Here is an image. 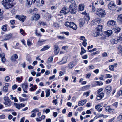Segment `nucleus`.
Returning a JSON list of instances; mask_svg holds the SVG:
<instances>
[{
    "mask_svg": "<svg viewBox=\"0 0 122 122\" xmlns=\"http://www.w3.org/2000/svg\"><path fill=\"white\" fill-rule=\"evenodd\" d=\"M65 25L66 26L71 28L75 30H76L77 28V25L73 22H66Z\"/></svg>",
    "mask_w": 122,
    "mask_h": 122,
    "instance_id": "1",
    "label": "nucleus"
},
{
    "mask_svg": "<svg viewBox=\"0 0 122 122\" xmlns=\"http://www.w3.org/2000/svg\"><path fill=\"white\" fill-rule=\"evenodd\" d=\"M69 8V11L71 14H74L76 13L77 8L74 4H72L70 5Z\"/></svg>",
    "mask_w": 122,
    "mask_h": 122,
    "instance_id": "2",
    "label": "nucleus"
},
{
    "mask_svg": "<svg viewBox=\"0 0 122 122\" xmlns=\"http://www.w3.org/2000/svg\"><path fill=\"white\" fill-rule=\"evenodd\" d=\"M108 8L111 10L115 11L116 6L114 1H111L108 4Z\"/></svg>",
    "mask_w": 122,
    "mask_h": 122,
    "instance_id": "3",
    "label": "nucleus"
},
{
    "mask_svg": "<svg viewBox=\"0 0 122 122\" xmlns=\"http://www.w3.org/2000/svg\"><path fill=\"white\" fill-rule=\"evenodd\" d=\"M2 3L6 9H8L12 6V5L9 2H7L6 0H3Z\"/></svg>",
    "mask_w": 122,
    "mask_h": 122,
    "instance_id": "4",
    "label": "nucleus"
},
{
    "mask_svg": "<svg viewBox=\"0 0 122 122\" xmlns=\"http://www.w3.org/2000/svg\"><path fill=\"white\" fill-rule=\"evenodd\" d=\"M40 17V16L38 14H35L34 16L31 18V20L32 21L34 20L36 21L38 20Z\"/></svg>",
    "mask_w": 122,
    "mask_h": 122,
    "instance_id": "5",
    "label": "nucleus"
},
{
    "mask_svg": "<svg viewBox=\"0 0 122 122\" xmlns=\"http://www.w3.org/2000/svg\"><path fill=\"white\" fill-rule=\"evenodd\" d=\"M28 84L27 82H25L22 85L21 87L24 92L27 93V89L28 88Z\"/></svg>",
    "mask_w": 122,
    "mask_h": 122,
    "instance_id": "6",
    "label": "nucleus"
},
{
    "mask_svg": "<svg viewBox=\"0 0 122 122\" xmlns=\"http://www.w3.org/2000/svg\"><path fill=\"white\" fill-rule=\"evenodd\" d=\"M96 31L93 34V36L95 37H97L99 35V25H98L95 29Z\"/></svg>",
    "mask_w": 122,
    "mask_h": 122,
    "instance_id": "7",
    "label": "nucleus"
},
{
    "mask_svg": "<svg viewBox=\"0 0 122 122\" xmlns=\"http://www.w3.org/2000/svg\"><path fill=\"white\" fill-rule=\"evenodd\" d=\"M16 17L17 18H18L20 21H21L22 22H24L26 18V16L23 15H16Z\"/></svg>",
    "mask_w": 122,
    "mask_h": 122,
    "instance_id": "8",
    "label": "nucleus"
},
{
    "mask_svg": "<svg viewBox=\"0 0 122 122\" xmlns=\"http://www.w3.org/2000/svg\"><path fill=\"white\" fill-rule=\"evenodd\" d=\"M106 14L105 10L102 9H100V17H105Z\"/></svg>",
    "mask_w": 122,
    "mask_h": 122,
    "instance_id": "9",
    "label": "nucleus"
},
{
    "mask_svg": "<svg viewBox=\"0 0 122 122\" xmlns=\"http://www.w3.org/2000/svg\"><path fill=\"white\" fill-rule=\"evenodd\" d=\"M105 91L106 92V93L108 95L112 91V87L109 85L107 86L105 88Z\"/></svg>",
    "mask_w": 122,
    "mask_h": 122,
    "instance_id": "10",
    "label": "nucleus"
},
{
    "mask_svg": "<svg viewBox=\"0 0 122 122\" xmlns=\"http://www.w3.org/2000/svg\"><path fill=\"white\" fill-rule=\"evenodd\" d=\"M33 2V0H26V6L28 8L30 7L31 6Z\"/></svg>",
    "mask_w": 122,
    "mask_h": 122,
    "instance_id": "11",
    "label": "nucleus"
},
{
    "mask_svg": "<svg viewBox=\"0 0 122 122\" xmlns=\"http://www.w3.org/2000/svg\"><path fill=\"white\" fill-rule=\"evenodd\" d=\"M99 18H98L92 20L91 23V25H97V24H99Z\"/></svg>",
    "mask_w": 122,
    "mask_h": 122,
    "instance_id": "12",
    "label": "nucleus"
},
{
    "mask_svg": "<svg viewBox=\"0 0 122 122\" xmlns=\"http://www.w3.org/2000/svg\"><path fill=\"white\" fill-rule=\"evenodd\" d=\"M0 57L1 58L2 62L4 63H5V62L6 59L5 57V55L4 53L0 54Z\"/></svg>",
    "mask_w": 122,
    "mask_h": 122,
    "instance_id": "13",
    "label": "nucleus"
},
{
    "mask_svg": "<svg viewBox=\"0 0 122 122\" xmlns=\"http://www.w3.org/2000/svg\"><path fill=\"white\" fill-rule=\"evenodd\" d=\"M54 54L55 55L58 54L59 53V48L58 46L57 45H55L54 46Z\"/></svg>",
    "mask_w": 122,
    "mask_h": 122,
    "instance_id": "14",
    "label": "nucleus"
},
{
    "mask_svg": "<svg viewBox=\"0 0 122 122\" xmlns=\"http://www.w3.org/2000/svg\"><path fill=\"white\" fill-rule=\"evenodd\" d=\"M12 36V35L10 33L9 34H5L4 35L5 38L4 39V40L5 41L9 40L11 38Z\"/></svg>",
    "mask_w": 122,
    "mask_h": 122,
    "instance_id": "15",
    "label": "nucleus"
},
{
    "mask_svg": "<svg viewBox=\"0 0 122 122\" xmlns=\"http://www.w3.org/2000/svg\"><path fill=\"white\" fill-rule=\"evenodd\" d=\"M61 13H63L64 14H67L69 12L68 10L65 7H63L62 8V10L60 11Z\"/></svg>",
    "mask_w": 122,
    "mask_h": 122,
    "instance_id": "16",
    "label": "nucleus"
},
{
    "mask_svg": "<svg viewBox=\"0 0 122 122\" xmlns=\"http://www.w3.org/2000/svg\"><path fill=\"white\" fill-rule=\"evenodd\" d=\"M87 101L86 99L82 100L81 101L78 102V105L79 106H81L85 104Z\"/></svg>",
    "mask_w": 122,
    "mask_h": 122,
    "instance_id": "17",
    "label": "nucleus"
},
{
    "mask_svg": "<svg viewBox=\"0 0 122 122\" xmlns=\"http://www.w3.org/2000/svg\"><path fill=\"white\" fill-rule=\"evenodd\" d=\"M9 85L8 83H6L5 84V86L3 87L2 91L5 92H7L8 91V87Z\"/></svg>",
    "mask_w": 122,
    "mask_h": 122,
    "instance_id": "18",
    "label": "nucleus"
},
{
    "mask_svg": "<svg viewBox=\"0 0 122 122\" xmlns=\"http://www.w3.org/2000/svg\"><path fill=\"white\" fill-rule=\"evenodd\" d=\"M75 65L74 62H71L68 64V67L69 69H71L74 67Z\"/></svg>",
    "mask_w": 122,
    "mask_h": 122,
    "instance_id": "19",
    "label": "nucleus"
},
{
    "mask_svg": "<svg viewBox=\"0 0 122 122\" xmlns=\"http://www.w3.org/2000/svg\"><path fill=\"white\" fill-rule=\"evenodd\" d=\"M18 56L16 54L13 55L11 56V60L12 61H14L18 58Z\"/></svg>",
    "mask_w": 122,
    "mask_h": 122,
    "instance_id": "20",
    "label": "nucleus"
},
{
    "mask_svg": "<svg viewBox=\"0 0 122 122\" xmlns=\"http://www.w3.org/2000/svg\"><path fill=\"white\" fill-rule=\"evenodd\" d=\"M4 104L6 105H7L8 106H10L11 104V101L9 99H7L4 103Z\"/></svg>",
    "mask_w": 122,
    "mask_h": 122,
    "instance_id": "21",
    "label": "nucleus"
},
{
    "mask_svg": "<svg viewBox=\"0 0 122 122\" xmlns=\"http://www.w3.org/2000/svg\"><path fill=\"white\" fill-rule=\"evenodd\" d=\"M116 23V22L114 20H110L108 22L107 25L109 26H114L115 25Z\"/></svg>",
    "mask_w": 122,
    "mask_h": 122,
    "instance_id": "22",
    "label": "nucleus"
},
{
    "mask_svg": "<svg viewBox=\"0 0 122 122\" xmlns=\"http://www.w3.org/2000/svg\"><path fill=\"white\" fill-rule=\"evenodd\" d=\"M112 32V31L111 30H109L105 31V33L107 36L109 37L111 35Z\"/></svg>",
    "mask_w": 122,
    "mask_h": 122,
    "instance_id": "23",
    "label": "nucleus"
},
{
    "mask_svg": "<svg viewBox=\"0 0 122 122\" xmlns=\"http://www.w3.org/2000/svg\"><path fill=\"white\" fill-rule=\"evenodd\" d=\"M67 59L65 57H63L61 61L58 62L59 64L61 65L64 64L66 62Z\"/></svg>",
    "mask_w": 122,
    "mask_h": 122,
    "instance_id": "24",
    "label": "nucleus"
},
{
    "mask_svg": "<svg viewBox=\"0 0 122 122\" xmlns=\"http://www.w3.org/2000/svg\"><path fill=\"white\" fill-rule=\"evenodd\" d=\"M107 115H104L103 114L100 115V122H103V119L105 117H107Z\"/></svg>",
    "mask_w": 122,
    "mask_h": 122,
    "instance_id": "25",
    "label": "nucleus"
},
{
    "mask_svg": "<svg viewBox=\"0 0 122 122\" xmlns=\"http://www.w3.org/2000/svg\"><path fill=\"white\" fill-rule=\"evenodd\" d=\"M105 109L107 111H108L109 112H113L114 109L111 108L110 106H108L106 107Z\"/></svg>",
    "mask_w": 122,
    "mask_h": 122,
    "instance_id": "26",
    "label": "nucleus"
},
{
    "mask_svg": "<svg viewBox=\"0 0 122 122\" xmlns=\"http://www.w3.org/2000/svg\"><path fill=\"white\" fill-rule=\"evenodd\" d=\"M120 29L118 27H115L113 29L115 33H118L120 31Z\"/></svg>",
    "mask_w": 122,
    "mask_h": 122,
    "instance_id": "27",
    "label": "nucleus"
},
{
    "mask_svg": "<svg viewBox=\"0 0 122 122\" xmlns=\"http://www.w3.org/2000/svg\"><path fill=\"white\" fill-rule=\"evenodd\" d=\"M50 47V46L49 45H46L44 46L40 50V51H44L48 49Z\"/></svg>",
    "mask_w": 122,
    "mask_h": 122,
    "instance_id": "28",
    "label": "nucleus"
},
{
    "mask_svg": "<svg viewBox=\"0 0 122 122\" xmlns=\"http://www.w3.org/2000/svg\"><path fill=\"white\" fill-rule=\"evenodd\" d=\"M103 27V25H100V35H102L103 34L104 31L102 30Z\"/></svg>",
    "mask_w": 122,
    "mask_h": 122,
    "instance_id": "29",
    "label": "nucleus"
},
{
    "mask_svg": "<svg viewBox=\"0 0 122 122\" xmlns=\"http://www.w3.org/2000/svg\"><path fill=\"white\" fill-rule=\"evenodd\" d=\"M7 24H5L3 26L1 27L2 30L4 31H6L7 30Z\"/></svg>",
    "mask_w": 122,
    "mask_h": 122,
    "instance_id": "30",
    "label": "nucleus"
},
{
    "mask_svg": "<svg viewBox=\"0 0 122 122\" xmlns=\"http://www.w3.org/2000/svg\"><path fill=\"white\" fill-rule=\"evenodd\" d=\"M45 92L46 93V97H48L50 95V90L49 89H47L45 91Z\"/></svg>",
    "mask_w": 122,
    "mask_h": 122,
    "instance_id": "31",
    "label": "nucleus"
},
{
    "mask_svg": "<svg viewBox=\"0 0 122 122\" xmlns=\"http://www.w3.org/2000/svg\"><path fill=\"white\" fill-rule=\"evenodd\" d=\"M85 23V21L84 20H82L80 21L79 23V26L81 28L83 26Z\"/></svg>",
    "mask_w": 122,
    "mask_h": 122,
    "instance_id": "32",
    "label": "nucleus"
},
{
    "mask_svg": "<svg viewBox=\"0 0 122 122\" xmlns=\"http://www.w3.org/2000/svg\"><path fill=\"white\" fill-rule=\"evenodd\" d=\"M53 57L51 56L48 59V61H47V64H49L52 62L53 61Z\"/></svg>",
    "mask_w": 122,
    "mask_h": 122,
    "instance_id": "33",
    "label": "nucleus"
},
{
    "mask_svg": "<svg viewBox=\"0 0 122 122\" xmlns=\"http://www.w3.org/2000/svg\"><path fill=\"white\" fill-rule=\"evenodd\" d=\"M84 5L80 4L79 5V8L80 10L82 11L84 9Z\"/></svg>",
    "mask_w": 122,
    "mask_h": 122,
    "instance_id": "34",
    "label": "nucleus"
},
{
    "mask_svg": "<svg viewBox=\"0 0 122 122\" xmlns=\"http://www.w3.org/2000/svg\"><path fill=\"white\" fill-rule=\"evenodd\" d=\"M86 52V50L84 49L83 47H81V51L80 52V55H82L83 54L85 53Z\"/></svg>",
    "mask_w": 122,
    "mask_h": 122,
    "instance_id": "35",
    "label": "nucleus"
},
{
    "mask_svg": "<svg viewBox=\"0 0 122 122\" xmlns=\"http://www.w3.org/2000/svg\"><path fill=\"white\" fill-rule=\"evenodd\" d=\"M90 86V85H88L82 87L81 89L82 90L85 89H89Z\"/></svg>",
    "mask_w": 122,
    "mask_h": 122,
    "instance_id": "36",
    "label": "nucleus"
},
{
    "mask_svg": "<svg viewBox=\"0 0 122 122\" xmlns=\"http://www.w3.org/2000/svg\"><path fill=\"white\" fill-rule=\"evenodd\" d=\"M117 19L122 23V14H120L118 15Z\"/></svg>",
    "mask_w": 122,
    "mask_h": 122,
    "instance_id": "37",
    "label": "nucleus"
},
{
    "mask_svg": "<svg viewBox=\"0 0 122 122\" xmlns=\"http://www.w3.org/2000/svg\"><path fill=\"white\" fill-rule=\"evenodd\" d=\"M51 14L48 13L47 14L46 18L47 19V20L49 21L50 20H51Z\"/></svg>",
    "mask_w": 122,
    "mask_h": 122,
    "instance_id": "38",
    "label": "nucleus"
},
{
    "mask_svg": "<svg viewBox=\"0 0 122 122\" xmlns=\"http://www.w3.org/2000/svg\"><path fill=\"white\" fill-rule=\"evenodd\" d=\"M114 67L113 65H110L109 66V68L110 70L112 71H114Z\"/></svg>",
    "mask_w": 122,
    "mask_h": 122,
    "instance_id": "39",
    "label": "nucleus"
},
{
    "mask_svg": "<svg viewBox=\"0 0 122 122\" xmlns=\"http://www.w3.org/2000/svg\"><path fill=\"white\" fill-rule=\"evenodd\" d=\"M97 85H99V82L98 81H95L93 83V86H95Z\"/></svg>",
    "mask_w": 122,
    "mask_h": 122,
    "instance_id": "40",
    "label": "nucleus"
},
{
    "mask_svg": "<svg viewBox=\"0 0 122 122\" xmlns=\"http://www.w3.org/2000/svg\"><path fill=\"white\" fill-rule=\"evenodd\" d=\"M39 111V110L38 108H35L34 109L31 111V112H34L36 113L37 112H38Z\"/></svg>",
    "mask_w": 122,
    "mask_h": 122,
    "instance_id": "41",
    "label": "nucleus"
},
{
    "mask_svg": "<svg viewBox=\"0 0 122 122\" xmlns=\"http://www.w3.org/2000/svg\"><path fill=\"white\" fill-rule=\"evenodd\" d=\"M105 76L106 78H110L112 77V75L109 74H106L105 75Z\"/></svg>",
    "mask_w": 122,
    "mask_h": 122,
    "instance_id": "42",
    "label": "nucleus"
},
{
    "mask_svg": "<svg viewBox=\"0 0 122 122\" xmlns=\"http://www.w3.org/2000/svg\"><path fill=\"white\" fill-rule=\"evenodd\" d=\"M116 8L115 11L117 12H119L121 11L122 9V7H116Z\"/></svg>",
    "mask_w": 122,
    "mask_h": 122,
    "instance_id": "43",
    "label": "nucleus"
},
{
    "mask_svg": "<svg viewBox=\"0 0 122 122\" xmlns=\"http://www.w3.org/2000/svg\"><path fill=\"white\" fill-rule=\"evenodd\" d=\"M27 43L28 46H29L32 45V43L31 42L30 40L29 39L27 40Z\"/></svg>",
    "mask_w": 122,
    "mask_h": 122,
    "instance_id": "44",
    "label": "nucleus"
},
{
    "mask_svg": "<svg viewBox=\"0 0 122 122\" xmlns=\"http://www.w3.org/2000/svg\"><path fill=\"white\" fill-rule=\"evenodd\" d=\"M19 99L20 102L24 101L27 100V99H24L20 97H19Z\"/></svg>",
    "mask_w": 122,
    "mask_h": 122,
    "instance_id": "45",
    "label": "nucleus"
},
{
    "mask_svg": "<svg viewBox=\"0 0 122 122\" xmlns=\"http://www.w3.org/2000/svg\"><path fill=\"white\" fill-rule=\"evenodd\" d=\"M90 92V91H89L87 92H85L83 94V95H86V97H87L89 95V94Z\"/></svg>",
    "mask_w": 122,
    "mask_h": 122,
    "instance_id": "46",
    "label": "nucleus"
},
{
    "mask_svg": "<svg viewBox=\"0 0 122 122\" xmlns=\"http://www.w3.org/2000/svg\"><path fill=\"white\" fill-rule=\"evenodd\" d=\"M118 103L117 102H116L112 104L113 106H114L116 108H117L118 106Z\"/></svg>",
    "mask_w": 122,
    "mask_h": 122,
    "instance_id": "47",
    "label": "nucleus"
},
{
    "mask_svg": "<svg viewBox=\"0 0 122 122\" xmlns=\"http://www.w3.org/2000/svg\"><path fill=\"white\" fill-rule=\"evenodd\" d=\"M104 94L103 93H101L100 94V100L102 99L103 97Z\"/></svg>",
    "mask_w": 122,
    "mask_h": 122,
    "instance_id": "48",
    "label": "nucleus"
},
{
    "mask_svg": "<svg viewBox=\"0 0 122 122\" xmlns=\"http://www.w3.org/2000/svg\"><path fill=\"white\" fill-rule=\"evenodd\" d=\"M87 40H85V41H83L82 42V45L85 47H86V46L87 43L86 41Z\"/></svg>",
    "mask_w": 122,
    "mask_h": 122,
    "instance_id": "49",
    "label": "nucleus"
},
{
    "mask_svg": "<svg viewBox=\"0 0 122 122\" xmlns=\"http://www.w3.org/2000/svg\"><path fill=\"white\" fill-rule=\"evenodd\" d=\"M112 81V79H108L106 81V84H108L110 83Z\"/></svg>",
    "mask_w": 122,
    "mask_h": 122,
    "instance_id": "50",
    "label": "nucleus"
},
{
    "mask_svg": "<svg viewBox=\"0 0 122 122\" xmlns=\"http://www.w3.org/2000/svg\"><path fill=\"white\" fill-rule=\"evenodd\" d=\"M53 26L57 28L59 27V25L57 23H55L53 24Z\"/></svg>",
    "mask_w": 122,
    "mask_h": 122,
    "instance_id": "51",
    "label": "nucleus"
},
{
    "mask_svg": "<svg viewBox=\"0 0 122 122\" xmlns=\"http://www.w3.org/2000/svg\"><path fill=\"white\" fill-rule=\"evenodd\" d=\"M20 31L21 33L23 35H25V33L24 32V30L22 29H20Z\"/></svg>",
    "mask_w": 122,
    "mask_h": 122,
    "instance_id": "52",
    "label": "nucleus"
},
{
    "mask_svg": "<svg viewBox=\"0 0 122 122\" xmlns=\"http://www.w3.org/2000/svg\"><path fill=\"white\" fill-rule=\"evenodd\" d=\"M66 1V2H70L72 3H73L75 2V1L74 0H65Z\"/></svg>",
    "mask_w": 122,
    "mask_h": 122,
    "instance_id": "53",
    "label": "nucleus"
},
{
    "mask_svg": "<svg viewBox=\"0 0 122 122\" xmlns=\"http://www.w3.org/2000/svg\"><path fill=\"white\" fill-rule=\"evenodd\" d=\"M14 105L18 109H20L19 104L17 103H15Z\"/></svg>",
    "mask_w": 122,
    "mask_h": 122,
    "instance_id": "54",
    "label": "nucleus"
},
{
    "mask_svg": "<svg viewBox=\"0 0 122 122\" xmlns=\"http://www.w3.org/2000/svg\"><path fill=\"white\" fill-rule=\"evenodd\" d=\"M115 59H111L109 60L108 61H106L105 63V64H107V63H108V62H111L113 61H114Z\"/></svg>",
    "mask_w": 122,
    "mask_h": 122,
    "instance_id": "55",
    "label": "nucleus"
},
{
    "mask_svg": "<svg viewBox=\"0 0 122 122\" xmlns=\"http://www.w3.org/2000/svg\"><path fill=\"white\" fill-rule=\"evenodd\" d=\"M80 39L81 40L83 41H85V40H87L86 39H85V37L84 36H81L80 37Z\"/></svg>",
    "mask_w": 122,
    "mask_h": 122,
    "instance_id": "56",
    "label": "nucleus"
},
{
    "mask_svg": "<svg viewBox=\"0 0 122 122\" xmlns=\"http://www.w3.org/2000/svg\"><path fill=\"white\" fill-rule=\"evenodd\" d=\"M16 80L17 81H19V82H20L22 81L20 77H18L16 78Z\"/></svg>",
    "mask_w": 122,
    "mask_h": 122,
    "instance_id": "57",
    "label": "nucleus"
},
{
    "mask_svg": "<svg viewBox=\"0 0 122 122\" xmlns=\"http://www.w3.org/2000/svg\"><path fill=\"white\" fill-rule=\"evenodd\" d=\"M122 119V114L120 115L117 119L118 120H120Z\"/></svg>",
    "mask_w": 122,
    "mask_h": 122,
    "instance_id": "58",
    "label": "nucleus"
},
{
    "mask_svg": "<svg viewBox=\"0 0 122 122\" xmlns=\"http://www.w3.org/2000/svg\"><path fill=\"white\" fill-rule=\"evenodd\" d=\"M118 38H117V39L116 40H114V43L115 44H117L118 42H120V41L118 40Z\"/></svg>",
    "mask_w": 122,
    "mask_h": 122,
    "instance_id": "59",
    "label": "nucleus"
},
{
    "mask_svg": "<svg viewBox=\"0 0 122 122\" xmlns=\"http://www.w3.org/2000/svg\"><path fill=\"white\" fill-rule=\"evenodd\" d=\"M11 12L12 14L14 15L15 14V9H13L11 10Z\"/></svg>",
    "mask_w": 122,
    "mask_h": 122,
    "instance_id": "60",
    "label": "nucleus"
},
{
    "mask_svg": "<svg viewBox=\"0 0 122 122\" xmlns=\"http://www.w3.org/2000/svg\"><path fill=\"white\" fill-rule=\"evenodd\" d=\"M57 99H56L54 100L52 102L53 103H54L55 105H56L57 104Z\"/></svg>",
    "mask_w": 122,
    "mask_h": 122,
    "instance_id": "61",
    "label": "nucleus"
},
{
    "mask_svg": "<svg viewBox=\"0 0 122 122\" xmlns=\"http://www.w3.org/2000/svg\"><path fill=\"white\" fill-rule=\"evenodd\" d=\"M5 80L7 82H8L10 80V78L9 76H7L5 78Z\"/></svg>",
    "mask_w": 122,
    "mask_h": 122,
    "instance_id": "62",
    "label": "nucleus"
},
{
    "mask_svg": "<svg viewBox=\"0 0 122 122\" xmlns=\"http://www.w3.org/2000/svg\"><path fill=\"white\" fill-rule=\"evenodd\" d=\"M102 56L103 57H107V53L105 52L102 54Z\"/></svg>",
    "mask_w": 122,
    "mask_h": 122,
    "instance_id": "63",
    "label": "nucleus"
},
{
    "mask_svg": "<svg viewBox=\"0 0 122 122\" xmlns=\"http://www.w3.org/2000/svg\"><path fill=\"white\" fill-rule=\"evenodd\" d=\"M118 40H119L120 41H122V35H120V36L118 37Z\"/></svg>",
    "mask_w": 122,
    "mask_h": 122,
    "instance_id": "64",
    "label": "nucleus"
}]
</instances>
